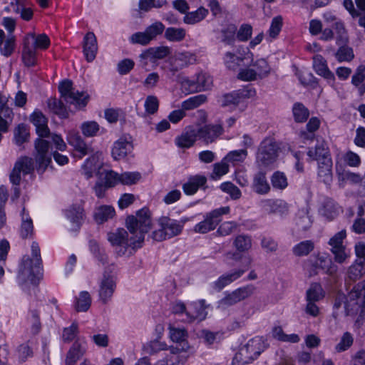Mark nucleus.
Returning a JSON list of instances; mask_svg holds the SVG:
<instances>
[{"label":"nucleus","instance_id":"nucleus-48","mask_svg":"<svg viewBox=\"0 0 365 365\" xmlns=\"http://www.w3.org/2000/svg\"><path fill=\"white\" fill-rule=\"evenodd\" d=\"M228 170L229 165L222 159L221 162L214 164L213 170L210 175L211 180L214 181L219 180L222 175L228 173Z\"/></svg>","mask_w":365,"mask_h":365},{"label":"nucleus","instance_id":"nucleus-10","mask_svg":"<svg viewBox=\"0 0 365 365\" xmlns=\"http://www.w3.org/2000/svg\"><path fill=\"white\" fill-rule=\"evenodd\" d=\"M35 150L34 159L37 164V170L42 173L51 163L48 142L41 138L36 139Z\"/></svg>","mask_w":365,"mask_h":365},{"label":"nucleus","instance_id":"nucleus-21","mask_svg":"<svg viewBox=\"0 0 365 365\" xmlns=\"http://www.w3.org/2000/svg\"><path fill=\"white\" fill-rule=\"evenodd\" d=\"M253 57L252 53L247 50L245 55L240 54L237 56L232 52H226L225 53L223 60L226 67L230 70H236L244 60L252 58Z\"/></svg>","mask_w":365,"mask_h":365},{"label":"nucleus","instance_id":"nucleus-31","mask_svg":"<svg viewBox=\"0 0 365 365\" xmlns=\"http://www.w3.org/2000/svg\"><path fill=\"white\" fill-rule=\"evenodd\" d=\"M334 38L338 45H346L349 42V36L344 24L341 21H336L333 25Z\"/></svg>","mask_w":365,"mask_h":365},{"label":"nucleus","instance_id":"nucleus-60","mask_svg":"<svg viewBox=\"0 0 365 365\" xmlns=\"http://www.w3.org/2000/svg\"><path fill=\"white\" fill-rule=\"evenodd\" d=\"M32 262L33 260L29 257L24 259L22 267L20 270V274L23 279H32V276L34 273Z\"/></svg>","mask_w":365,"mask_h":365},{"label":"nucleus","instance_id":"nucleus-25","mask_svg":"<svg viewBox=\"0 0 365 365\" xmlns=\"http://www.w3.org/2000/svg\"><path fill=\"white\" fill-rule=\"evenodd\" d=\"M85 353V347L78 341H76L66 354L65 364L75 365Z\"/></svg>","mask_w":365,"mask_h":365},{"label":"nucleus","instance_id":"nucleus-26","mask_svg":"<svg viewBox=\"0 0 365 365\" xmlns=\"http://www.w3.org/2000/svg\"><path fill=\"white\" fill-rule=\"evenodd\" d=\"M132 148L133 146L129 141L125 139H119L114 144L112 155L115 160L123 159L131 152Z\"/></svg>","mask_w":365,"mask_h":365},{"label":"nucleus","instance_id":"nucleus-5","mask_svg":"<svg viewBox=\"0 0 365 365\" xmlns=\"http://www.w3.org/2000/svg\"><path fill=\"white\" fill-rule=\"evenodd\" d=\"M33 160L24 156L19 158L15 163L10 173L11 182H28L34 180Z\"/></svg>","mask_w":365,"mask_h":365},{"label":"nucleus","instance_id":"nucleus-44","mask_svg":"<svg viewBox=\"0 0 365 365\" xmlns=\"http://www.w3.org/2000/svg\"><path fill=\"white\" fill-rule=\"evenodd\" d=\"M292 113L294 120L297 123L306 121L309 115V110L300 103H296L294 104Z\"/></svg>","mask_w":365,"mask_h":365},{"label":"nucleus","instance_id":"nucleus-23","mask_svg":"<svg viewBox=\"0 0 365 365\" xmlns=\"http://www.w3.org/2000/svg\"><path fill=\"white\" fill-rule=\"evenodd\" d=\"M67 218L72 223L71 229L76 230L79 228L84 218V210L81 205H74L66 210Z\"/></svg>","mask_w":365,"mask_h":365},{"label":"nucleus","instance_id":"nucleus-24","mask_svg":"<svg viewBox=\"0 0 365 365\" xmlns=\"http://www.w3.org/2000/svg\"><path fill=\"white\" fill-rule=\"evenodd\" d=\"M255 91H246L241 92H234L232 93H227L223 96L222 98V106H236L239 104L242 98L247 97H251L255 94Z\"/></svg>","mask_w":365,"mask_h":365},{"label":"nucleus","instance_id":"nucleus-14","mask_svg":"<svg viewBox=\"0 0 365 365\" xmlns=\"http://www.w3.org/2000/svg\"><path fill=\"white\" fill-rule=\"evenodd\" d=\"M170 53V49L168 46L150 48L144 51L139 56L141 64L145 67L149 61L155 59H162Z\"/></svg>","mask_w":365,"mask_h":365},{"label":"nucleus","instance_id":"nucleus-32","mask_svg":"<svg viewBox=\"0 0 365 365\" xmlns=\"http://www.w3.org/2000/svg\"><path fill=\"white\" fill-rule=\"evenodd\" d=\"M251 66L254 68L255 72L258 78H262L269 75L271 68L267 61L264 58H259L253 61L252 58H250Z\"/></svg>","mask_w":365,"mask_h":365},{"label":"nucleus","instance_id":"nucleus-7","mask_svg":"<svg viewBox=\"0 0 365 365\" xmlns=\"http://www.w3.org/2000/svg\"><path fill=\"white\" fill-rule=\"evenodd\" d=\"M61 98L67 103L81 108L87 104L88 96L83 93L75 92L72 82L66 80L62 81L58 86Z\"/></svg>","mask_w":365,"mask_h":365},{"label":"nucleus","instance_id":"nucleus-18","mask_svg":"<svg viewBox=\"0 0 365 365\" xmlns=\"http://www.w3.org/2000/svg\"><path fill=\"white\" fill-rule=\"evenodd\" d=\"M97 51L98 45L95 34L93 32L87 33L83 39V53L87 61L91 62L95 59Z\"/></svg>","mask_w":365,"mask_h":365},{"label":"nucleus","instance_id":"nucleus-53","mask_svg":"<svg viewBox=\"0 0 365 365\" xmlns=\"http://www.w3.org/2000/svg\"><path fill=\"white\" fill-rule=\"evenodd\" d=\"M314 242L311 240H306L297 245L293 248V252L296 256L307 255L313 250Z\"/></svg>","mask_w":365,"mask_h":365},{"label":"nucleus","instance_id":"nucleus-1","mask_svg":"<svg viewBox=\"0 0 365 365\" xmlns=\"http://www.w3.org/2000/svg\"><path fill=\"white\" fill-rule=\"evenodd\" d=\"M102 164V153L96 152L91 155L82 167V174L85 175L86 180H90L95 172L97 180L101 182H135V181L143 180L141 174L138 172H126L118 174L111 170L106 169L101 166Z\"/></svg>","mask_w":365,"mask_h":365},{"label":"nucleus","instance_id":"nucleus-55","mask_svg":"<svg viewBox=\"0 0 365 365\" xmlns=\"http://www.w3.org/2000/svg\"><path fill=\"white\" fill-rule=\"evenodd\" d=\"M353 342L352 335L349 332H345L343 334L340 341L336 345L335 350L338 353L344 351L351 346Z\"/></svg>","mask_w":365,"mask_h":365},{"label":"nucleus","instance_id":"nucleus-9","mask_svg":"<svg viewBox=\"0 0 365 365\" xmlns=\"http://www.w3.org/2000/svg\"><path fill=\"white\" fill-rule=\"evenodd\" d=\"M230 212L228 206L212 210L207 214L205 220L195 226L194 231L205 234L215 229L220 221V216Z\"/></svg>","mask_w":365,"mask_h":365},{"label":"nucleus","instance_id":"nucleus-50","mask_svg":"<svg viewBox=\"0 0 365 365\" xmlns=\"http://www.w3.org/2000/svg\"><path fill=\"white\" fill-rule=\"evenodd\" d=\"M206 100L207 98L204 95H198L191 97L189 99L182 102V108L184 110L194 109L204 103L206 101Z\"/></svg>","mask_w":365,"mask_h":365},{"label":"nucleus","instance_id":"nucleus-30","mask_svg":"<svg viewBox=\"0 0 365 365\" xmlns=\"http://www.w3.org/2000/svg\"><path fill=\"white\" fill-rule=\"evenodd\" d=\"M264 211L268 214L284 216L288 213L287 203L282 201L267 202L264 205Z\"/></svg>","mask_w":365,"mask_h":365},{"label":"nucleus","instance_id":"nucleus-15","mask_svg":"<svg viewBox=\"0 0 365 365\" xmlns=\"http://www.w3.org/2000/svg\"><path fill=\"white\" fill-rule=\"evenodd\" d=\"M309 267L310 275L317 274L318 269H322L329 275H334L338 270L331 259L323 257H318L314 263L309 264Z\"/></svg>","mask_w":365,"mask_h":365},{"label":"nucleus","instance_id":"nucleus-2","mask_svg":"<svg viewBox=\"0 0 365 365\" xmlns=\"http://www.w3.org/2000/svg\"><path fill=\"white\" fill-rule=\"evenodd\" d=\"M126 227L131 236L130 240L133 247H139L144 241L145 234L152 227L151 212L143 207L135 215H130L125 220Z\"/></svg>","mask_w":365,"mask_h":365},{"label":"nucleus","instance_id":"nucleus-6","mask_svg":"<svg viewBox=\"0 0 365 365\" xmlns=\"http://www.w3.org/2000/svg\"><path fill=\"white\" fill-rule=\"evenodd\" d=\"M256 287L253 284H247L225 294L218 302L217 307L224 309L244 301L254 294Z\"/></svg>","mask_w":365,"mask_h":365},{"label":"nucleus","instance_id":"nucleus-45","mask_svg":"<svg viewBox=\"0 0 365 365\" xmlns=\"http://www.w3.org/2000/svg\"><path fill=\"white\" fill-rule=\"evenodd\" d=\"M16 47V37L9 34L3 43L0 44V52L4 56H11L14 51Z\"/></svg>","mask_w":365,"mask_h":365},{"label":"nucleus","instance_id":"nucleus-33","mask_svg":"<svg viewBox=\"0 0 365 365\" xmlns=\"http://www.w3.org/2000/svg\"><path fill=\"white\" fill-rule=\"evenodd\" d=\"M339 210V208L332 200L326 199L322 203L320 212L327 219L333 220L338 215Z\"/></svg>","mask_w":365,"mask_h":365},{"label":"nucleus","instance_id":"nucleus-41","mask_svg":"<svg viewBox=\"0 0 365 365\" xmlns=\"http://www.w3.org/2000/svg\"><path fill=\"white\" fill-rule=\"evenodd\" d=\"M324 297V291L319 284L314 283L307 291L306 299L310 302H318Z\"/></svg>","mask_w":365,"mask_h":365},{"label":"nucleus","instance_id":"nucleus-47","mask_svg":"<svg viewBox=\"0 0 365 365\" xmlns=\"http://www.w3.org/2000/svg\"><path fill=\"white\" fill-rule=\"evenodd\" d=\"M336 173L339 180L340 181H350L353 182H358L362 180V178L359 174L351 173L349 170L344 169L343 168H336Z\"/></svg>","mask_w":365,"mask_h":365},{"label":"nucleus","instance_id":"nucleus-63","mask_svg":"<svg viewBox=\"0 0 365 365\" xmlns=\"http://www.w3.org/2000/svg\"><path fill=\"white\" fill-rule=\"evenodd\" d=\"M234 245L238 251L245 252L251 247V240L247 236L239 235L235 240Z\"/></svg>","mask_w":365,"mask_h":365},{"label":"nucleus","instance_id":"nucleus-64","mask_svg":"<svg viewBox=\"0 0 365 365\" xmlns=\"http://www.w3.org/2000/svg\"><path fill=\"white\" fill-rule=\"evenodd\" d=\"M14 136L18 145H21L24 142L27 141L29 134L26 125L24 124L19 125L15 129Z\"/></svg>","mask_w":365,"mask_h":365},{"label":"nucleus","instance_id":"nucleus-17","mask_svg":"<svg viewBox=\"0 0 365 365\" xmlns=\"http://www.w3.org/2000/svg\"><path fill=\"white\" fill-rule=\"evenodd\" d=\"M196 128L189 126L180 135L176 138L175 143L181 148H189L193 146L198 138Z\"/></svg>","mask_w":365,"mask_h":365},{"label":"nucleus","instance_id":"nucleus-61","mask_svg":"<svg viewBox=\"0 0 365 365\" xmlns=\"http://www.w3.org/2000/svg\"><path fill=\"white\" fill-rule=\"evenodd\" d=\"M91 306V297L87 292H82L77 299L76 310L78 312H86Z\"/></svg>","mask_w":365,"mask_h":365},{"label":"nucleus","instance_id":"nucleus-39","mask_svg":"<svg viewBox=\"0 0 365 365\" xmlns=\"http://www.w3.org/2000/svg\"><path fill=\"white\" fill-rule=\"evenodd\" d=\"M21 58L26 66H34L37 62V51L23 43Z\"/></svg>","mask_w":365,"mask_h":365},{"label":"nucleus","instance_id":"nucleus-34","mask_svg":"<svg viewBox=\"0 0 365 365\" xmlns=\"http://www.w3.org/2000/svg\"><path fill=\"white\" fill-rule=\"evenodd\" d=\"M114 289L115 282L112 277H106L102 281L100 297L103 302H106L111 297Z\"/></svg>","mask_w":365,"mask_h":365},{"label":"nucleus","instance_id":"nucleus-56","mask_svg":"<svg viewBox=\"0 0 365 365\" xmlns=\"http://www.w3.org/2000/svg\"><path fill=\"white\" fill-rule=\"evenodd\" d=\"M334 255V260L339 264H343L350 257V253L346 250V247H341L336 249H330Z\"/></svg>","mask_w":365,"mask_h":365},{"label":"nucleus","instance_id":"nucleus-40","mask_svg":"<svg viewBox=\"0 0 365 365\" xmlns=\"http://www.w3.org/2000/svg\"><path fill=\"white\" fill-rule=\"evenodd\" d=\"M247 156V150H246V149H241L229 152L223 159L227 164L232 163L236 165L243 162Z\"/></svg>","mask_w":365,"mask_h":365},{"label":"nucleus","instance_id":"nucleus-38","mask_svg":"<svg viewBox=\"0 0 365 365\" xmlns=\"http://www.w3.org/2000/svg\"><path fill=\"white\" fill-rule=\"evenodd\" d=\"M185 36L186 31L183 28L169 27L165 31V38L169 41H182L185 38Z\"/></svg>","mask_w":365,"mask_h":365},{"label":"nucleus","instance_id":"nucleus-36","mask_svg":"<svg viewBox=\"0 0 365 365\" xmlns=\"http://www.w3.org/2000/svg\"><path fill=\"white\" fill-rule=\"evenodd\" d=\"M307 154L309 157L317 160L318 162H324L325 158H330L329 156L328 148L324 143L318 144L314 150H309Z\"/></svg>","mask_w":365,"mask_h":365},{"label":"nucleus","instance_id":"nucleus-35","mask_svg":"<svg viewBox=\"0 0 365 365\" xmlns=\"http://www.w3.org/2000/svg\"><path fill=\"white\" fill-rule=\"evenodd\" d=\"M208 11L203 7H200L197 10L188 12L183 18V21L186 24H195L202 21L207 15Z\"/></svg>","mask_w":365,"mask_h":365},{"label":"nucleus","instance_id":"nucleus-42","mask_svg":"<svg viewBox=\"0 0 365 365\" xmlns=\"http://www.w3.org/2000/svg\"><path fill=\"white\" fill-rule=\"evenodd\" d=\"M273 336L277 340L289 342V343H297L299 341L300 338L296 334H286L282 327H274L272 331Z\"/></svg>","mask_w":365,"mask_h":365},{"label":"nucleus","instance_id":"nucleus-16","mask_svg":"<svg viewBox=\"0 0 365 365\" xmlns=\"http://www.w3.org/2000/svg\"><path fill=\"white\" fill-rule=\"evenodd\" d=\"M208 306L205 304V301L203 299L193 302L191 304L192 311L186 312L187 319L185 322L188 323H192L195 321L202 322L206 318L207 312L205 309Z\"/></svg>","mask_w":365,"mask_h":365},{"label":"nucleus","instance_id":"nucleus-59","mask_svg":"<svg viewBox=\"0 0 365 365\" xmlns=\"http://www.w3.org/2000/svg\"><path fill=\"white\" fill-rule=\"evenodd\" d=\"M283 24V19L281 16H277L272 20L270 28L268 31L269 37L275 38L281 31Z\"/></svg>","mask_w":365,"mask_h":365},{"label":"nucleus","instance_id":"nucleus-58","mask_svg":"<svg viewBox=\"0 0 365 365\" xmlns=\"http://www.w3.org/2000/svg\"><path fill=\"white\" fill-rule=\"evenodd\" d=\"M164 30V25L161 22L157 21L148 26L145 31H146L148 36L151 41L158 35L162 34Z\"/></svg>","mask_w":365,"mask_h":365},{"label":"nucleus","instance_id":"nucleus-8","mask_svg":"<svg viewBox=\"0 0 365 365\" xmlns=\"http://www.w3.org/2000/svg\"><path fill=\"white\" fill-rule=\"evenodd\" d=\"M279 147L272 139H265L261 143L257 155V163L259 166H268L277 158Z\"/></svg>","mask_w":365,"mask_h":365},{"label":"nucleus","instance_id":"nucleus-20","mask_svg":"<svg viewBox=\"0 0 365 365\" xmlns=\"http://www.w3.org/2000/svg\"><path fill=\"white\" fill-rule=\"evenodd\" d=\"M31 122L36 127V133L41 138L49 135V129L47 125V119L40 111H35L30 117Z\"/></svg>","mask_w":365,"mask_h":365},{"label":"nucleus","instance_id":"nucleus-57","mask_svg":"<svg viewBox=\"0 0 365 365\" xmlns=\"http://www.w3.org/2000/svg\"><path fill=\"white\" fill-rule=\"evenodd\" d=\"M81 129L84 136L93 137L98 132L99 125L95 121H88L81 125Z\"/></svg>","mask_w":365,"mask_h":365},{"label":"nucleus","instance_id":"nucleus-12","mask_svg":"<svg viewBox=\"0 0 365 365\" xmlns=\"http://www.w3.org/2000/svg\"><path fill=\"white\" fill-rule=\"evenodd\" d=\"M108 240L112 245L118 247L117 253L118 255H125L127 251V247L133 245H131L128 233L124 229H118L115 232H111L108 234Z\"/></svg>","mask_w":365,"mask_h":365},{"label":"nucleus","instance_id":"nucleus-28","mask_svg":"<svg viewBox=\"0 0 365 365\" xmlns=\"http://www.w3.org/2000/svg\"><path fill=\"white\" fill-rule=\"evenodd\" d=\"M159 223L160 227L165 229L168 238L178 235L182 229V225L166 217H161Z\"/></svg>","mask_w":365,"mask_h":365},{"label":"nucleus","instance_id":"nucleus-51","mask_svg":"<svg viewBox=\"0 0 365 365\" xmlns=\"http://www.w3.org/2000/svg\"><path fill=\"white\" fill-rule=\"evenodd\" d=\"M339 46V48L335 53L337 61L339 62L351 61L354 57L352 48L346 45Z\"/></svg>","mask_w":365,"mask_h":365},{"label":"nucleus","instance_id":"nucleus-27","mask_svg":"<svg viewBox=\"0 0 365 365\" xmlns=\"http://www.w3.org/2000/svg\"><path fill=\"white\" fill-rule=\"evenodd\" d=\"M115 211L110 205H101L98 207L94 212L93 217L98 224H102L114 217Z\"/></svg>","mask_w":365,"mask_h":365},{"label":"nucleus","instance_id":"nucleus-46","mask_svg":"<svg viewBox=\"0 0 365 365\" xmlns=\"http://www.w3.org/2000/svg\"><path fill=\"white\" fill-rule=\"evenodd\" d=\"M175 61L180 63V68H183L195 63L196 56L193 53L189 51L179 52L175 55Z\"/></svg>","mask_w":365,"mask_h":365},{"label":"nucleus","instance_id":"nucleus-49","mask_svg":"<svg viewBox=\"0 0 365 365\" xmlns=\"http://www.w3.org/2000/svg\"><path fill=\"white\" fill-rule=\"evenodd\" d=\"M331 158H325L324 162H319L318 175L323 181L329 180L331 175Z\"/></svg>","mask_w":365,"mask_h":365},{"label":"nucleus","instance_id":"nucleus-11","mask_svg":"<svg viewBox=\"0 0 365 365\" xmlns=\"http://www.w3.org/2000/svg\"><path fill=\"white\" fill-rule=\"evenodd\" d=\"M200 140L206 144H210L217 140L224 133V128L221 124H207L196 128Z\"/></svg>","mask_w":365,"mask_h":365},{"label":"nucleus","instance_id":"nucleus-22","mask_svg":"<svg viewBox=\"0 0 365 365\" xmlns=\"http://www.w3.org/2000/svg\"><path fill=\"white\" fill-rule=\"evenodd\" d=\"M314 68L316 72L326 78L331 84H334L335 77L334 73L327 67L326 61L322 56L314 57Z\"/></svg>","mask_w":365,"mask_h":365},{"label":"nucleus","instance_id":"nucleus-19","mask_svg":"<svg viewBox=\"0 0 365 365\" xmlns=\"http://www.w3.org/2000/svg\"><path fill=\"white\" fill-rule=\"evenodd\" d=\"M67 140L83 156L91 153V148L86 144L78 131L69 130L67 135Z\"/></svg>","mask_w":365,"mask_h":365},{"label":"nucleus","instance_id":"nucleus-37","mask_svg":"<svg viewBox=\"0 0 365 365\" xmlns=\"http://www.w3.org/2000/svg\"><path fill=\"white\" fill-rule=\"evenodd\" d=\"M364 273L365 268L363 261L356 260V262L349 267L347 277L350 280L356 281L359 279Z\"/></svg>","mask_w":365,"mask_h":365},{"label":"nucleus","instance_id":"nucleus-54","mask_svg":"<svg viewBox=\"0 0 365 365\" xmlns=\"http://www.w3.org/2000/svg\"><path fill=\"white\" fill-rule=\"evenodd\" d=\"M196 85L199 91L208 90L212 87V77L206 73H200L196 78Z\"/></svg>","mask_w":365,"mask_h":365},{"label":"nucleus","instance_id":"nucleus-52","mask_svg":"<svg viewBox=\"0 0 365 365\" xmlns=\"http://www.w3.org/2000/svg\"><path fill=\"white\" fill-rule=\"evenodd\" d=\"M169 333L171 340L176 343L184 342L187 337V332L184 328H176L169 326Z\"/></svg>","mask_w":365,"mask_h":365},{"label":"nucleus","instance_id":"nucleus-13","mask_svg":"<svg viewBox=\"0 0 365 365\" xmlns=\"http://www.w3.org/2000/svg\"><path fill=\"white\" fill-rule=\"evenodd\" d=\"M23 43L37 51L38 49H47L50 46V39L45 34H37L31 32L24 36Z\"/></svg>","mask_w":365,"mask_h":365},{"label":"nucleus","instance_id":"nucleus-43","mask_svg":"<svg viewBox=\"0 0 365 365\" xmlns=\"http://www.w3.org/2000/svg\"><path fill=\"white\" fill-rule=\"evenodd\" d=\"M33 348L30 341L21 344L16 349V354L20 361H25L33 356Z\"/></svg>","mask_w":365,"mask_h":365},{"label":"nucleus","instance_id":"nucleus-62","mask_svg":"<svg viewBox=\"0 0 365 365\" xmlns=\"http://www.w3.org/2000/svg\"><path fill=\"white\" fill-rule=\"evenodd\" d=\"M48 106L49 108L56 114L62 117L66 116V110L65 106L61 101L56 98H51L48 101Z\"/></svg>","mask_w":365,"mask_h":365},{"label":"nucleus","instance_id":"nucleus-29","mask_svg":"<svg viewBox=\"0 0 365 365\" xmlns=\"http://www.w3.org/2000/svg\"><path fill=\"white\" fill-rule=\"evenodd\" d=\"M190 346L184 344L181 348L171 347L170 356L167 359L166 361H160L157 365H182L184 360L180 359V354L181 351H188Z\"/></svg>","mask_w":365,"mask_h":365},{"label":"nucleus","instance_id":"nucleus-4","mask_svg":"<svg viewBox=\"0 0 365 365\" xmlns=\"http://www.w3.org/2000/svg\"><path fill=\"white\" fill-rule=\"evenodd\" d=\"M346 309L348 315L359 314L361 317H365V280L355 285L349 292Z\"/></svg>","mask_w":365,"mask_h":365},{"label":"nucleus","instance_id":"nucleus-3","mask_svg":"<svg viewBox=\"0 0 365 365\" xmlns=\"http://www.w3.org/2000/svg\"><path fill=\"white\" fill-rule=\"evenodd\" d=\"M264 348L262 339L255 337L242 346L235 354L232 365H245L253 361Z\"/></svg>","mask_w":365,"mask_h":365}]
</instances>
